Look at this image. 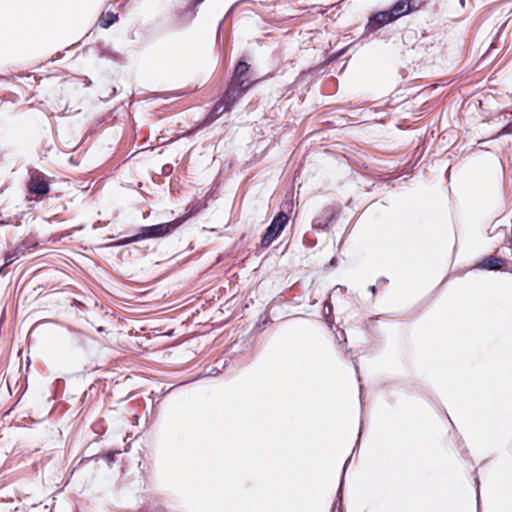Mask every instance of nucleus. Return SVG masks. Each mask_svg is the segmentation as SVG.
<instances>
[{
  "label": "nucleus",
  "instance_id": "nucleus-7",
  "mask_svg": "<svg viewBox=\"0 0 512 512\" xmlns=\"http://www.w3.org/2000/svg\"><path fill=\"white\" fill-rule=\"evenodd\" d=\"M506 259L496 256H488L483 258L475 268L485 269V270H502L506 265Z\"/></svg>",
  "mask_w": 512,
  "mask_h": 512
},
{
  "label": "nucleus",
  "instance_id": "nucleus-10",
  "mask_svg": "<svg viewBox=\"0 0 512 512\" xmlns=\"http://www.w3.org/2000/svg\"><path fill=\"white\" fill-rule=\"evenodd\" d=\"M335 213L332 211H326L323 216H319L313 219L312 227L314 229H326L331 221L334 219Z\"/></svg>",
  "mask_w": 512,
  "mask_h": 512
},
{
  "label": "nucleus",
  "instance_id": "nucleus-9",
  "mask_svg": "<svg viewBox=\"0 0 512 512\" xmlns=\"http://www.w3.org/2000/svg\"><path fill=\"white\" fill-rule=\"evenodd\" d=\"M410 2L411 0H399L390 10H388V12L391 13V16L396 20L400 16L410 12Z\"/></svg>",
  "mask_w": 512,
  "mask_h": 512
},
{
  "label": "nucleus",
  "instance_id": "nucleus-2",
  "mask_svg": "<svg viewBox=\"0 0 512 512\" xmlns=\"http://www.w3.org/2000/svg\"><path fill=\"white\" fill-rule=\"evenodd\" d=\"M288 220H289L288 215L282 211L279 212L274 217V219L272 220L271 224L266 229V232L261 239V246L263 248H267L272 244V242L283 231V229L285 228V226L288 223Z\"/></svg>",
  "mask_w": 512,
  "mask_h": 512
},
{
  "label": "nucleus",
  "instance_id": "nucleus-1",
  "mask_svg": "<svg viewBox=\"0 0 512 512\" xmlns=\"http://www.w3.org/2000/svg\"><path fill=\"white\" fill-rule=\"evenodd\" d=\"M185 218H177L174 221L158 224L154 226L142 227L141 233L130 238H126L121 241L122 244H127L135 241H139L146 238H157L163 237L172 233L177 227H179Z\"/></svg>",
  "mask_w": 512,
  "mask_h": 512
},
{
  "label": "nucleus",
  "instance_id": "nucleus-13",
  "mask_svg": "<svg viewBox=\"0 0 512 512\" xmlns=\"http://www.w3.org/2000/svg\"><path fill=\"white\" fill-rule=\"evenodd\" d=\"M117 452H112V453H109L107 455V459L108 461H113L114 460V455L116 454Z\"/></svg>",
  "mask_w": 512,
  "mask_h": 512
},
{
  "label": "nucleus",
  "instance_id": "nucleus-3",
  "mask_svg": "<svg viewBox=\"0 0 512 512\" xmlns=\"http://www.w3.org/2000/svg\"><path fill=\"white\" fill-rule=\"evenodd\" d=\"M26 187L29 194L35 195V199L43 198L50 191L48 177L38 170L30 173Z\"/></svg>",
  "mask_w": 512,
  "mask_h": 512
},
{
  "label": "nucleus",
  "instance_id": "nucleus-12",
  "mask_svg": "<svg viewBox=\"0 0 512 512\" xmlns=\"http://www.w3.org/2000/svg\"><path fill=\"white\" fill-rule=\"evenodd\" d=\"M501 134H512V122L508 123L502 130L499 132Z\"/></svg>",
  "mask_w": 512,
  "mask_h": 512
},
{
  "label": "nucleus",
  "instance_id": "nucleus-11",
  "mask_svg": "<svg viewBox=\"0 0 512 512\" xmlns=\"http://www.w3.org/2000/svg\"><path fill=\"white\" fill-rule=\"evenodd\" d=\"M118 20V14L111 11L103 12L97 21V24L104 29L110 27L113 23Z\"/></svg>",
  "mask_w": 512,
  "mask_h": 512
},
{
  "label": "nucleus",
  "instance_id": "nucleus-8",
  "mask_svg": "<svg viewBox=\"0 0 512 512\" xmlns=\"http://www.w3.org/2000/svg\"><path fill=\"white\" fill-rule=\"evenodd\" d=\"M230 109L226 107V105L219 99L211 109V111L208 113V115L204 118L201 126H209L214 121H216L222 114H224L226 111H229Z\"/></svg>",
  "mask_w": 512,
  "mask_h": 512
},
{
  "label": "nucleus",
  "instance_id": "nucleus-4",
  "mask_svg": "<svg viewBox=\"0 0 512 512\" xmlns=\"http://www.w3.org/2000/svg\"><path fill=\"white\" fill-rule=\"evenodd\" d=\"M249 68L248 63L239 61L234 69L233 77L230 82L248 90L251 87L248 77Z\"/></svg>",
  "mask_w": 512,
  "mask_h": 512
},
{
  "label": "nucleus",
  "instance_id": "nucleus-15",
  "mask_svg": "<svg viewBox=\"0 0 512 512\" xmlns=\"http://www.w3.org/2000/svg\"><path fill=\"white\" fill-rule=\"evenodd\" d=\"M510 242V247L512 248V238L509 240Z\"/></svg>",
  "mask_w": 512,
  "mask_h": 512
},
{
  "label": "nucleus",
  "instance_id": "nucleus-6",
  "mask_svg": "<svg viewBox=\"0 0 512 512\" xmlns=\"http://www.w3.org/2000/svg\"><path fill=\"white\" fill-rule=\"evenodd\" d=\"M246 91L247 89L230 82L220 100L226 105V107L231 109L236 101L241 98Z\"/></svg>",
  "mask_w": 512,
  "mask_h": 512
},
{
  "label": "nucleus",
  "instance_id": "nucleus-5",
  "mask_svg": "<svg viewBox=\"0 0 512 512\" xmlns=\"http://www.w3.org/2000/svg\"><path fill=\"white\" fill-rule=\"evenodd\" d=\"M392 14L386 11H380L375 13L369 18V21L365 27L367 33H373L383 27L384 25L394 21Z\"/></svg>",
  "mask_w": 512,
  "mask_h": 512
},
{
  "label": "nucleus",
  "instance_id": "nucleus-14",
  "mask_svg": "<svg viewBox=\"0 0 512 512\" xmlns=\"http://www.w3.org/2000/svg\"><path fill=\"white\" fill-rule=\"evenodd\" d=\"M204 0H193V5L196 7L200 3H202Z\"/></svg>",
  "mask_w": 512,
  "mask_h": 512
}]
</instances>
